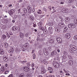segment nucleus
I'll list each match as a JSON object with an SVG mask.
<instances>
[{"label": "nucleus", "mask_w": 77, "mask_h": 77, "mask_svg": "<svg viewBox=\"0 0 77 77\" xmlns=\"http://www.w3.org/2000/svg\"><path fill=\"white\" fill-rule=\"evenodd\" d=\"M68 27L69 28L74 29V28H75V24H74L70 23L68 25Z\"/></svg>", "instance_id": "nucleus-1"}, {"label": "nucleus", "mask_w": 77, "mask_h": 77, "mask_svg": "<svg viewBox=\"0 0 77 77\" xmlns=\"http://www.w3.org/2000/svg\"><path fill=\"white\" fill-rule=\"evenodd\" d=\"M71 48H72L74 51H76L77 50V47L75 45H70Z\"/></svg>", "instance_id": "nucleus-2"}, {"label": "nucleus", "mask_w": 77, "mask_h": 77, "mask_svg": "<svg viewBox=\"0 0 77 77\" xmlns=\"http://www.w3.org/2000/svg\"><path fill=\"white\" fill-rule=\"evenodd\" d=\"M53 65L55 66V68H58L59 67V64L57 62H54Z\"/></svg>", "instance_id": "nucleus-3"}, {"label": "nucleus", "mask_w": 77, "mask_h": 77, "mask_svg": "<svg viewBox=\"0 0 77 77\" xmlns=\"http://www.w3.org/2000/svg\"><path fill=\"white\" fill-rule=\"evenodd\" d=\"M43 53L45 56H47L48 54V50L47 49L44 48L43 50Z\"/></svg>", "instance_id": "nucleus-4"}, {"label": "nucleus", "mask_w": 77, "mask_h": 77, "mask_svg": "<svg viewBox=\"0 0 77 77\" xmlns=\"http://www.w3.org/2000/svg\"><path fill=\"white\" fill-rule=\"evenodd\" d=\"M27 9L28 10V14H31V13H32V8L30 6H28L27 7Z\"/></svg>", "instance_id": "nucleus-5"}, {"label": "nucleus", "mask_w": 77, "mask_h": 77, "mask_svg": "<svg viewBox=\"0 0 77 77\" xmlns=\"http://www.w3.org/2000/svg\"><path fill=\"white\" fill-rule=\"evenodd\" d=\"M65 37L66 39H69L71 38V35H70V34L67 33L66 34Z\"/></svg>", "instance_id": "nucleus-6"}, {"label": "nucleus", "mask_w": 77, "mask_h": 77, "mask_svg": "<svg viewBox=\"0 0 77 77\" xmlns=\"http://www.w3.org/2000/svg\"><path fill=\"white\" fill-rule=\"evenodd\" d=\"M62 11L63 12V13H65L66 12H68V8H63Z\"/></svg>", "instance_id": "nucleus-7"}, {"label": "nucleus", "mask_w": 77, "mask_h": 77, "mask_svg": "<svg viewBox=\"0 0 77 77\" xmlns=\"http://www.w3.org/2000/svg\"><path fill=\"white\" fill-rule=\"evenodd\" d=\"M23 69L24 71H26V72H29V68L28 67H23Z\"/></svg>", "instance_id": "nucleus-8"}, {"label": "nucleus", "mask_w": 77, "mask_h": 77, "mask_svg": "<svg viewBox=\"0 0 77 77\" xmlns=\"http://www.w3.org/2000/svg\"><path fill=\"white\" fill-rule=\"evenodd\" d=\"M42 62L44 63V64H45V65H47L48 63V61H47L45 59L43 60L42 61Z\"/></svg>", "instance_id": "nucleus-9"}, {"label": "nucleus", "mask_w": 77, "mask_h": 77, "mask_svg": "<svg viewBox=\"0 0 77 77\" xmlns=\"http://www.w3.org/2000/svg\"><path fill=\"white\" fill-rule=\"evenodd\" d=\"M41 71L42 74H44L45 73V72L46 71L45 69V68H42Z\"/></svg>", "instance_id": "nucleus-10"}, {"label": "nucleus", "mask_w": 77, "mask_h": 77, "mask_svg": "<svg viewBox=\"0 0 77 77\" xmlns=\"http://www.w3.org/2000/svg\"><path fill=\"white\" fill-rule=\"evenodd\" d=\"M56 54H57V51H54L51 52V56H54V55H56Z\"/></svg>", "instance_id": "nucleus-11"}, {"label": "nucleus", "mask_w": 77, "mask_h": 77, "mask_svg": "<svg viewBox=\"0 0 77 77\" xmlns=\"http://www.w3.org/2000/svg\"><path fill=\"white\" fill-rule=\"evenodd\" d=\"M5 53V52L4 51V50H3L2 49H0V54H4V53Z\"/></svg>", "instance_id": "nucleus-12"}, {"label": "nucleus", "mask_w": 77, "mask_h": 77, "mask_svg": "<svg viewBox=\"0 0 77 77\" xmlns=\"http://www.w3.org/2000/svg\"><path fill=\"white\" fill-rule=\"evenodd\" d=\"M12 30L13 31H15V30H17V26H13L12 27Z\"/></svg>", "instance_id": "nucleus-13"}, {"label": "nucleus", "mask_w": 77, "mask_h": 77, "mask_svg": "<svg viewBox=\"0 0 77 77\" xmlns=\"http://www.w3.org/2000/svg\"><path fill=\"white\" fill-rule=\"evenodd\" d=\"M37 13L38 14H39V15H41V14H42V11L40 9H39L37 11Z\"/></svg>", "instance_id": "nucleus-14"}, {"label": "nucleus", "mask_w": 77, "mask_h": 77, "mask_svg": "<svg viewBox=\"0 0 77 77\" xmlns=\"http://www.w3.org/2000/svg\"><path fill=\"white\" fill-rule=\"evenodd\" d=\"M19 36L20 38H22L23 37H24V34L21 32H20Z\"/></svg>", "instance_id": "nucleus-15"}, {"label": "nucleus", "mask_w": 77, "mask_h": 77, "mask_svg": "<svg viewBox=\"0 0 77 77\" xmlns=\"http://www.w3.org/2000/svg\"><path fill=\"white\" fill-rule=\"evenodd\" d=\"M59 26H60L61 27H64V24L63 23H59Z\"/></svg>", "instance_id": "nucleus-16"}, {"label": "nucleus", "mask_w": 77, "mask_h": 77, "mask_svg": "<svg viewBox=\"0 0 77 77\" xmlns=\"http://www.w3.org/2000/svg\"><path fill=\"white\" fill-rule=\"evenodd\" d=\"M67 30H68V27H66L64 28V29L63 32H64V33H65V32H67Z\"/></svg>", "instance_id": "nucleus-17"}, {"label": "nucleus", "mask_w": 77, "mask_h": 77, "mask_svg": "<svg viewBox=\"0 0 77 77\" xmlns=\"http://www.w3.org/2000/svg\"><path fill=\"white\" fill-rule=\"evenodd\" d=\"M23 10L24 11V13L26 14L27 12V10L26 8H23Z\"/></svg>", "instance_id": "nucleus-18"}, {"label": "nucleus", "mask_w": 77, "mask_h": 77, "mask_svg": "<svg viewBox=\"0 0 77 77\" xmlns=\"http://www.w3.org/2000/svg\"><path fill=\"white\" fill-rule=\"evenodd\" d=\"M69 63L70 65H72L73 64V62L71 60H69Z\"/></svg>", "instance_id": "nucleus-19"}, {"label": "nucleus", "mask_w": 77, "mask_h": 77, "mask_svg": "<svg viewBox=\"0 0 77 77\" xmlns=\"http://www.w3.org/2000/svg\"><path fill=\"white\" fill-rule=\"evenodd\" d=\"M55 30L57 32H60V29H59V28H56L55 29Z\"/></svg>", "instance_id": "nucleus-20"}, {"label": "nucleus", "mask_w": 77, "mask_h": 77, "mask_svg": "<svg viewBox=\"0 0 77 77\" xmlns=\"http://www.w3.org/2000/svg\"><path fill=\"white\" fill-rule=\"evenodd\" d=\"M70 20V18L69 17H66L65 18V20L66 21H69Z\"/></svg>", "instance_id": "nucleus-21"}, {"label": "nucleus", "mask_w": 77, "mask_h": 77, "mask_svg": "<svg viewBox=\"0 0 77 77\" xmlns=\"http://www.w3.org/2000/svg\"><path fill=\"white\" fill-rule=\"evenodd\" d=\"M5 61V62H7L8 60V59L7 57H5L3 59Z\"/></svg>", "instance_id": "nucleus-22"}, {"label": "nucleus", "mask_w": 77, "mask_h": 77, "mask_svg": "<svg viewBox=\"0 0 77 77\" xmlns=\"http://www.w3.org/2000/svg\"><path fill=\"white\" fill-rule=\"evenodd\" d=\"M19 77H24V74L21 73L19 76Z\"/></svg>", "instance_id": "nucleus-23"}, {"label": "nucleus", "mask_w": 77, "mask_h": 77, "mask_svg": "<svg viewBox=\"0 0 77 77\" xmlns=\"http://www.w3.org/2000/svg\"><path fill=\"white\" fill-rule=\"evenodd\" d=\"M74 23L75 25H77V19H76L74 20Z\"/></svg>", "instance_id": "nucleus-24"}, {"label": "nucleus", "mask_w": 77, "mask_h": 77, "mask_svg": "<svg viewBox=\"0 0 77 77\" xmlns=\"http://www.w3.org/2000/svg\"><path fill=\"white\" fill-rule=\"evenodd\" d=\"M59 40H60V42H61V38L59 37H57V38L56 39V41H57V42H58Z\"/></svg>", "instance_id": "nucleus-25"}, {"label": "nucleus", "mask_w": 77, "mask_h": 77, "mask_svg": "<svg viewBox=\"0 0 77 77\" xmlns=\"http://www.w3.org/2000/svg\"><path fill=\"white\" fill-rule=\"evenodd\" d=\"M42 25V22H39L38 23V26H41Z\"/></svg>", "instance_id": "nucleus-26"}, {"label": "nucleus", "mask_w": 77, "mask_h": 77, "mask_svg": "<svg viewBox=\"0 0 77 77\" xmlns=\"http://www.w3.org/2000/svg\"><path fill=\"white\" fill-rule=\"evenodd\" d=\"M38 53L40 54H42V50H41V49L39 50Z\"/></svg>", "instance_id": "nucleus-27"}, {"label": "nucleus", "mask_w": 77, "mask_h": 77, "mask_svg": "<svg viewBox=\"0 0 77 77\" xmlns=\"http://www.w3.org/2000/svg\"><path fill=\"white\" fill-rule=\"evenodd\" d=\"M1 70L2 71H5V68L3 67V66H2Z\"/></svg>", "instance_id": "nucleus-28"}, {"label": "nucleus", "mask_w": 77, "mask_h": 77, "mask_svg": "<svg viewBox=\"0 0 77 77\" xmlns=\"http://www.w3.org/2000/svg\"><path fill=\"white\" fill-rule=\"evenodd\" d=\"M67 57H68L70 59H72V57H71V55H67Z\"/></svg>", "instance_id": "nucleus-29"}, {"label": "nucleus", "mask_w": 77, "mask_h": 77, "mask_svg": "<svg viewBox=\"0 0 77 77\" xmlns=\"http://www.w3.org/2000/svg\"><path fill=\"white\" fill-rule=\"evenodd\" d=\"M9 13L10 15H13V13L11 11V10L9 11Z\"/></svg>", "instance_id": "nucleus-30"}, {"label": "nucleus", "mask_w": 77, "mask_h": 77, "mask_svg": "<svg viewBox=\"0 0 77 77\" xmlns=\"http://www.w3.org/2000/svg\"><path fill=\"white\" fill-rule=\"evenodd\" d=\"M2 38L4 39H5L6 38V35H2Z\"/></svg>", "instance_id": "nucleus-31"}, {"label": "nucleus", "mask_w": 77, "mask_h": 77, "mask_svg": "<svg viewBox=\"0 0 77 77\" xmlns=\"http://www.w3.org/2000/svg\"><path fill=\"white\" fill-rule=\"evenodd\" d=\"M4 45H5V47L6 48L8 47V44L7 43H5Z\"/></svg>", "instance_id": "nucleus-32"}, {"label": "nucleus", "mask_w": 77, "mask_h": 77, "mask_svg": "<svg viewBox=\"0 0 77 77\" xmlns=\"http://www.w3.org/2000/svg\"><path fill=\"white\" fill-rule=\"evenodd\" d=\"M48 70L49 71H53L52 68L51 67H49L48 69Z\"/></svg>", "instance_id": "nucleus-33"}, {"label": "nucleus", "mask_w": 77, "mask_h": 77, "mask_svg": "<svg viewBox=\"0 0 77 77\" xmlns=\"http://www.w3.org/2000/svg\"><path fill=\"white\" fill-rule=\"evenodd\" d=\"M50 41L51 43H53L54 42V39H51L50 40Z\"/></svg>", "instance_id": "nucleus-34"}, {"label": "nucleus", "mask_w": 77, "mask_h": 77, "mask_svg": "<svg viewBox=\"0 0 77 77\" xmlns=\"http://www.w3.org/2000/svg\"><path fill=\"white\" fill-rule=\"evenodd\" d=\"M48 24L49 26H53V22H50Z\"/></svg>", "instance_id": "nucleus-35"}, {"label": "nucleus", "mask_w": 77, "mask_h": 77, "mask_svg": "<svg viewBox=\"0 0 77 77\" xmlns=\"http://www.w3.org/2000/svg\"><path fill=\"white\" fill-rule=\"evenodd\" d=\"M52 29L53 28H52V27H50L48 28V30L49 31H50V30H52Z\"/></svg>", "instance_id": "nucleus-36"}, {"label": "nucleus", "mask_w": 77, "mask_h": 77, "mask_svg": "<svg viewBox=\"0 0 77 77\" xmlns=\"http://www.w3.org/2000/svg\"><path fill=\"white\" fill-rule=\"evenodd\" d=\"M39 29L40 30H43V29H44V27L43 26L40 27Z\"/></svg>", "instance_id": "nucleus-37"}, {"label": "nucleus", "mask_w": 77, "mask_h": 77, "mask_svg": "<svg viewBox=\"0 0 77 77\" xmlns=\"http://www.w3.org/2000/svg\"><path fill=\"white\" fill-rule=\"evenodd\" d=\"M73 0H69V3H72V2H73Z\"/></svg>", "instance_id": "nucleus-38"}, {"label": "nucleus", "mask_w": 77, "mask_h": 77, "mask_svg": "<svg viewBox=\"0 0 77 77\" xmlns=\"http://www.w3.org/2000/svg\"><path fill=\"white\" fill-rule=\"evenodd\" d=\"M63 58L64 59H65L66 58H67V57H66V55H63Z\"/></svg>", "instance_id": "nucleus-39"}, {"label": "nucleus", "mask_w": 77, "mask_h": 77, "mask_svg": "<svg viewBox=\"0 0 77 77\" xmlns=\"http://www.w3.org/2000/svg\"><path fill=\"white\" fill-rule=\"evenodd\" d=\"M74 38L75 40H77V35H75L74 37Z\"/></svg>", "instance_id": "nucleus-40"}, {"label": "nucleus", "mask_w": 77, "mask_h": 77, "mask_svg": "<svg viewBox=\"0 0 77 77\" xmlns=\"http://www.w3.org/2000/svg\"><path fill=\"white\" fill-rule=\"evenodd\" d=\"M33 57L34 59H35L36 57V55H35V54H33Z\"/></svg>", "instance_id": "nucleus-41"}, {"label": "nucleus", "mask_w": 77, "mask_h": 77, "mask_svg": "<svg viewBox=\"0 0 77 77\" xmlns=\"http://www.w3.org/2000/svg\"><path fill=\"white\" fill-rule=\"evenodd\" d=\"M34 66H35V64H34V63H32L31 64V67H33Z\"/></svg>", "instance_id": "nucleus-42"}, {"label": "nucleus", "mask_w": 77, "mask_h": 77, "mask_svg": "<svg viewBox=\"0 0 77 77\" xmlns=\"http://www.w3.org/2000/svg\"><path fill=\"white\" fill-rule=\"evenodd\" d=\"M33 26L34 27H36V24L33 23Z\"/></svg>", "instance_id": "nucleus-43"}, {"label": "nucleus", "mask_w": 77, "mask_h": 77, "mask_svg": "<svg viewBox=\"0 0 77 77\" xmlns=\"http://www.w3.org/2000/svg\"><path fill=\"white\" fill-rule=\"evenodd\" d=\"M13 76H14V75H13V74H10V75H9L8 77H13Z\"/></svg>", "instance_id": "nucleus-44"}, {"label": "nucleus", "mask_w": 77, "mask_h": 77, "mask_svg": "<svg viewBox=\"0 0 77 77\" xmlns=\"http://www.w3.org/2000/svg\"><path fill=\"white\" fill-rule=\"evenodd\" d=\"M63 53L64 54V55H65V56H66V55H67V53H66V52H65V51H64L63 52Z\"/></svg>", "instance_id": "nucleus-45"}, {"label": "nucleus", "mask_w": 77, "mask_h": 77, "mask_svg": "<svg viewBox=\"0 0 77 77\" xmlns=\"http://www.w3.org/2000/svg\"><path fill=\"white\" fill-rule=\"evenodd\" d=\"M9 73V71H6L5 72V74H7Z\"/></svg>", "instance_id": "nucleus-46"}, {"label": "nucleus", "mask_w": 77, "mask_h": 77, "mask_svg": "<svg viewBox=\"0 0 77 77\" xmlns=\"http://www.w3.org/2000/svg\"><path fill=\"white\" fill-rule=\"evenodd\" d=\"M11 12H12L13 13H14V12H15V11H14V9H12L11 10Z\"/></svg>", "instance_id": "nucleus-47"}, {"label": "nucleus", "mask_w": 77, "mask_h": 77, "mask_svg": "<svg viewBox=\"0 0 77 77\" xmlns=\"http://www.w3.org/2000/svg\"><path fill=\"white\" fill-rule=\"evenodd\" d=\"M49 33L50 34H52V33H53V32L52 31V30L49 31Z\"/></svg>", "instance_id": "nucleus-48"}, {"label": "nucleus", "mask_w": 77, "mask_h": 77, "mask_svg": "<svg viewBox=\"0 0 77 77\" xmlns=\"http://www.w3.org/2000/svg\"><path fill=\"white\" fill-rule=\"evenodd\" d=\"M62 39L61 38V41L60 42V40H59V41H58V42H59V43H62Z\"/></svg>", "instance_id": "nucleus-49"}, {"label": "nucleus", "mask_w": 77, "mask_h": 77, "mask_svg": "<svg viewBox=\"0 0 77 77\" xmlns=\"http://www.w3.org/2000/svg\"><path fill=\"white\" fill-rule=\"evenodd\" d=\"M9 53H13V51L12 50H11L9 51Z\"/></svg>", "instance_id": "nucleus-50"}, {"label": "nucleus", "mask_w": 77, "mask_h": 77, "mask_svg": "<svg viewBox=\"0 0 77 77\" xmlns=\"http://www.w3.org/2000/svg\"><path fill=\"white\" fill-rule=\"evenodd\" d=\"M43 11H45V12H47V9H46V8H43Z\"/></svg>", "instance_id": "nucleus-51"}, {"label": "nucleus", "mask_w": 77, "mask_h": 77, "mask_svg": "<svg viewBox=\"0 0 77 77\" xmlns=\"http://www.w3.org/2000/svg\"><path fill=\"white\" fill-rule=\"evenodd\" d=\"M9 35H11V36L12 35H13V33L12 32H10Z\"/></svg>", "instance_id": "nucleus-52"}, {"label": "nucleus", "mask_w": 77, "mask_h": 77, "mask_svg": "<svg viewBox=\"0 0 77 77\" xmlns=\"http://www.w3.org/2000/svg\"><path fill=\"white\" fill-rule=\"evenodd\" d=\"M28 35H29V33H27L26 34H25V35L26 36H28Z\"/></svg>", "instance_id": "nucleus-53"}, {"label": "nucleus", "mask_w": 77, "mask_h": 77, "mask_svg": "<svg viewBox=\"0 0 77 77\" xmlns=\"http://www.w3.org/2000/svg\"><path fill=\"white\" fill-rule=\"evenodd\" d=\"M35 10V8H33L32 9V11L33 12H34Z\"/></svg>", "instance_id": "nucleus-54"}, {"label": "nucleus", "mask_w": 77, "mask_h": 77, "mask_svg": "<svg viewBox=\"0 0 77 77\" xmlns=\"http://www.w3.org/2000/svg\"><path fill=\"white\" fill-rule=\"evenodd\" d=\"M39 41H41V42L42 41H43V40L42 39H39Z\"/></svg>", "instance_id": "nucleus-55"}, {"label": "nucleus", "mask_w": 77, "mask_h": 77, "mask_svg": "<svg viewBox=\"0 0 77 77\" xmlns=\"http://www.w3.org/2000/svg\"><path fill=\"white\" fill-rule=\"evenodd\" d=\"M49 77H54V75H49Z\"/></svg>", "instance_id": "nucleus-56"}, {"label": "nucleus", "mask_w": 77, "mask_h": 77, "mask_svg": "<svg viewBox=\"0 0 77 77\" xmlns=\"http://www.w3.org/2000/svg\"><path fill=\"white\" fill-rule=\"evenodd\" d=\"M18 2L19 3H21V2H22V0H19L18 1Z\"/></svg>", "instance_id": "nucleus-57"}, {"label": "nucleus", "mask_w": 77, "mask_h": 77, "mask_svg": "<svg viewBox=\"0 0 77 77\" xmlns=\"http://www.w3.org/2000/svg\"><path fill=\"white\" fill-rule=\"evenodd\" d=\"M27 65L28 66H30V64L28 63L27 64Z\"/></svg>", "instance_id": "nucleus-58"}, {"label": "nucleus", "mask_w": 77, "mask_h": 77, "mask_svg": "<svg viewBox=\"0 0 77 77\" xmlns=\"http://www.w3.org/2000/svg\"><path fill=\"white\" fill-rule=\"evenodd\" d=\"M70 74L69 73H66V75H70Z\"/></svg>", "instance_id": "nucleus-59"}, {"label": "nucleus", "mask_w": 77, "mask_h": 77, "mask_svg": "<svg viewBox=\"0 0 77 77\" xmlns=\"http://www.w3.org/2000/svg\"><path fill=\"white\" fill-rule=\"evenodd\" d=\"M17 15H16L14 17V18H17Z\"/></svg>", "instance_id": "nucleus-60"}, {"label": "nucleus", "mask_w": 77, "mask_h": 77, "mask_svg": "<svg viewBox=\"0 0 77 77\" xmlns=\"http://www.w3.org/2000/svg\"><path fill=\"white\" fill-rule=\"evenodd\" d=\"M33 40H32L30 42V43H31V44H32V43H33Z\"/></svg>", "instance_id": "nucleus-61"}, {"label": "nucleus", "mask_w": 77, "mask_h": 77, "mask_svg": "<svg viewBox=\"0 0 77 77\" xmlns=\"http://www.w3.org/2000/svg\"><path fill=\"white\" fill-rule=\"evenodd\" d=\"M37 2H38V3H39L41 2V1L39 0H38V1H37Z\"/></svg>", "instance_id": "nucleus-62"}, {"label": "nucleus", "mask_w": 77, "mask_h": 77, "mask_svg": "<svg viewBox=\"0 0 77 77\" xmlns=\"http://www.w3.org/2000/svg\"><path fill=\"white\" fill-rule=\"evenodd\" d=\"M11 6H12V5L10 4L9 5V7H11Z\"/></svg>", "instance_id": "nucleus-63"}, {"label": "nucleus", "mask_w": 77, "mask_h": 77, "mask_svg": "<svg viewBox=\"0 0 77 77\" xmlns=\"http://www.w3.org/2000/svg\"><path fill=\"white\" fill-rule=\"evenodd\" d=\"M18 17H19V18H21V15H18Z\"/></svg>", "instance_id": "nucleus-64"}]
</instances>
